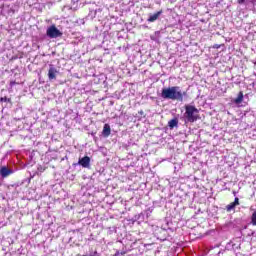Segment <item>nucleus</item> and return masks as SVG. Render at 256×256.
I'll use <instances>...</instances> for the list:
<instances>
[{"mask_svg":"<svg viewBox=\"0 0 256 256\" xmlns=\"http://www.w3.org/2000/svg\"><path fill=\"white\" fill-rule=\"evenodd\" d=\"M220 47H221V45H218V44H215V45L213 46L214 49H219Z\"/></svg>","mask_w":256,"mask_h":256,"instance_id":"obj_14","label":"nucleus"},{"mask_svg":"<svg viewBox=\"0 0 256 256\" xmlns=\"http://www.w3.org/2000/svg\"><path fill=\"white\" fill-rule=\"evenodd\" d=\"M251 223L254 225V227H256V210L252 213Z\"/></svg>","mask_w":256,"mask_h":256,"instance_id":"obj_12","label":"nucleus"},{"mask_svg":"<svg viewBox=\"0 0 256 256\" xmlns=\"http://www.w3.org/2000/svg\"><path fill=\"white\" fill-rule=\"evenodd\" d=\"M184 109V117L187 123H195V121H198V119H200L199 109H197V107L193 105H185Z\"/></svg>","mask_w":256,"mask_h":256,"instance_id":"obj_2","label":"nucleus"},{"mask_svg":"<svg viewBox=\"0 0 256 256\" xmlns=\"http://www.w3.org/2000/svg\"><path fill=\"white\" fill-rule=\"evenodd\" d=\"M113 256H119V251H117Z\"/></svg>","mask_w":256,"mask_h":256,"instance_id":"obj_16","label":"nucleus"},{"mask_svg":"<svg viewBox=\"0 0 256 256\" xmlns=\"http://www.w3.org/2000/svg\"><path fill=\"white\" fill-rule=\"evenodd\" d=\"M0 101L7 103V101H9V99L7 97H2V98H0Z\"/></svg>","mask_w":256,"mask_h":256,"instance_id":"obj_13","label":"nucleus"},{"mask_svg":"<svg viewBox=\"0 0 256 256\" xmlns=\"http://www.w3.org/2000/svg\"><path fill=\"white\" fill-rule=\"evenodd\" d=\"M161 13H163V11L160 10L153 15H150L147 19L148 23H155V21H157V19H159V17L161 16Z\"/></svg>","mask_w":256,"mask_h":256,"instance_id":"obj_7","label":"nucleus"},{"mask_svg":"<svg viewBox=\"0 0 256 256\" xmlns=\"http://www.w3.org/2000/svg\"><path fill=\"white\" fill-rule=\"evenodd\" d=\"M234 103H236V105H239L240 103H243V92L240 91L238 93L237 98L234 100Z\"/></svg>","mask_w":256,"mask_h":256,"instance_id":"obj_11","label":"nucleus"},{"mask_svg":"<svg viewBox=\"0 0 256 256\" xmlns=\"http://www.w3.org/2000/svg\"><path fill=\"white\" fill-rule=\"evenodd\" d=\"M78 165H81L84 169H89V166L91 165V158L89 156L79 158Z\"/></svg>","mask_w":256,"mask_h":256,"instance_id":"obj_4","label":"nucleus"},{"mask_svg":"<svg viewBox=\"0 0 256 256\" xmlns=\"http://www.w3.org/2000/svg\"><path fill=\"white\" fill-rule=\"evenodd\" d=\"M103 135H104V137H109V135H111V126H109V124L104 125Z\"/></svg>","mask_w":256,"mask_h":256,"instance_id":"obj_10","label":"nucleus"},{"mask_svg":"<svg viewBox=\"0 0 256 256\" xmlns=\"http://www.w3.org/2000/svg\"><path fill=\"white\" fill-rule=\"evenodd\" d=\"M237 205H239V198H238V197H236V198L234 199V202H231L230 204H228V205L226 206V211H227L228 213H230V211H233V209H235V207H237Z\"/></svg>","mask_w":256,"mask_h":256,"instance_id":"obj_6","label":"nucleus"},{"mask_svg":"<svg viewBox=\"0 0 256 256\" xmlns=\"http://www.w3.org/2000/svg\"><path fill=\"white\" fill-rule=\"evenodd\" d=\"M178 125H179V119L177 118H174L168 122V127L170 129H175V127H177Z\"/></svg>","mask_w":256,"mask_h":256,"instance_id":"obj_9","label":"nucleus"},{"mask_svg":"<svg viewBox=\"0 0 256 256\" xmlns=\"http://www.w3.org/2000/svg\"><path fill=\"white\" fill-rule=\"evenodd\" d=\"M239 5H243L245 3V0H238Z\"/></svg>","mask_w":256,"mask_h":256,"instance_id":"obj_15","label":"nucleus"},{"mask_svg":"<svg viewBox=\"0 0 256 256\" xmlns=\"http://www.w3.org/2000/svg\"><path fill=\"white\" fill-rule=\"evenodd\" d=\"M11 173H13V171H11V169L3 166L0 168V175L1 177L5 178V177H9V175H11Z\"/></svg>","mask_w":256,"mask_h":256,"instance_id":"obj_8","label":"nucleus"},{"mask_svg":"<svg viewBox=\"0 0 256 256\" xmlns=\"http://www.w3.org/2000/svg\"><path fill=\"white\" fill-rule=\"evenodd\" d=\"M46 35L50 37V39H57V37H62L63 33L57 29L55 25H52L47 29Z\"/></svg>","mask_w":256,"mask_h":256,"instance_id":"obj_3","label":"nucleus"},{"mask_svg":"<svg viewBox=\"0 0 256 256\" xmlns=\"http://www.w3.org/2000/svg\"><path fill=\"white\" fill-rule=\"evenodd\" d=\"M57 73H59V71H57V68H55V67H53V65H51L48 70V79L50 81L57 79Z\"/></svg>","mask_w":256,"mask_h":256,"instance_id":"obj_5","label":"nucleus"},{"mask_svg":"<svg viewBox=\"0 0 256 256\" xmlns=\"http://www.w3.org/2000/svg\"><path fill=\"white\" fill-rule=\"evenodd\" d=\"M187 96V92H181L179 86L163 88L161 92L162 99H171V101H183V97Z\"/></svg>","mask_w":256,"mask_h":256,"instance_id":"obj_1","label":"nucleus"}]
</instances>
